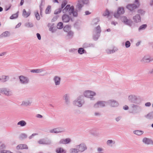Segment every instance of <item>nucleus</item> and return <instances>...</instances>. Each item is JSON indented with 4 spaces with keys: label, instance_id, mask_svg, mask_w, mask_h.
Returning a JSON list of instances; mask_svg holds the SVG:
<instances>
[{
    "label": "nucleus",
    "instance_id": "nucleus-1",
    "mask_svg": "<svg viewBox=\"0 0 153 153\" xmlns=\"http://www.w3.org/2000/svg\"><path fill=\"white\" fill-rule=\"evenodd\" d=\"M62 12L64 13L71 15L72 13L73 16L74 17L77 16L78 13L76 11H74L73 6H71L70 5H67L63 10Z\"/></svg>",
    "mask_w": 153,
    "mask_h": 153
},
{
    "label": "nucleus",
    "instance_id": "nucleus-2",
    "mask_svg": "<svg viewBox=\"0 0 153 153\" xmlns=\"http://www.w3.org/2000/svg\"><path fill=\"white\" fill-rule=\"evenodd\" d=\"M128 101L132 104H139L142 102L140 97L138 96L131 94L128 96Z\"/></svg>",
    "mask_w": 153,
    "mask_h": 153
},
{
    "label": "nucleus",
    "instance_id": "nucleus-3",
    "mask_svg": "<svg viewBox=\"0 0 153 153\" xmlns=\"http://www.w3.org/2000/svg\"><path fill=\"white\" fill-rule=\"evenodd\" d=\"M143 110V108L141 106L135 104H131L130 106L129 112L134 114H138L141 112Z\"/></svg>",
    "mask_w": 153,
    "mask_h": 153
},
{
    "label": "nucleus",
    "instance_id": "nucleus-4",
    "mask_svg": "<svg viewBox=\"0 0 153 153\" xmlns=\"http://www.w3.org/2000/svg\"><path fill=\"white\" fill-rule=\"evenodd\" d=\"M101 30L100 25L94 27L93 31V38L94 40L96 41L100 36Z\"/></svg>",
    "mask_w": 153,
    "mask_h": 153
},
{
    "label": "nucleus",
    "instance_id": "nucleus-5",
    "mask_svg": "<svg viewBox=\"0 0 153 153\" xmlns=\"http://www.w3.org/2000/svg\"><path fill=\"white\" fill-rule=\"evenodd\" d=\"M84 97L89 98L91 100H94L95 98L94 97L96 95V93L94 91L91 90H86L83 93Z\"/></svg>",
    "mask_w": 153,
    "mask_h": 153
},
{
    "label": "nucleus",
    "instance_id": "nucleus-6",
    "mask_svg": "<svg viewBox=\"0 0 153 153\" xmlns=\"http://www.w3.org/2000/svg\"><path fill=\"white\" fill-rule=\"evenodd\" d=\"M85 103L84 97L82 96H79L73 102L74 105L79 107H81Z\"/></svg>",
    "mask_w": 153,
    "mask_h": 153
},
{
    "label": "nucleus",
    "instance_id": "nucleus-7",
    "mask_svg": "<svg viewBox=\"0 0 153 153\" xmlns=\"http://www.w3.org/2000/svg\"><path fill=\"white\" fill-rule=\"evenodd\" d=\"M0 92L4 95L7 96H11L12 95V91L9 88H0Z\"/></svg>",
    "mask_w": 153,
    "mask_h": 153
},
{
    "label": "nucleus",
    "instance_id": "nucleus-8",
    "mask_svg": "<svg viewBox=\"0 0 153 153\" xmlns=\"http://www.w3.org/2000/svg\"><path fill=\"white\" fill-rule=\"evenodd\" d=\"M135 4L127 5L126 8L131 11H132L138 7L140 5L139 0H135Z\"/></svg>",
    "mask_w": 153,
    "mask_h": 153
},
{
    "label": "nucleus",
    "instance_id": "nucleus-9",
    "mask_svg": "<svg viewBox=\"0 0 153 153\" xmlns=\"http://www.w3.org/2000/svg\"><path fill=\"white\" fill-rule=\"evenodd\" d=\"M107 104V102L105 101H99L93 105L94 108L97 109L99 108H103L105 107Z\"/></svg>",
    "mask_w": 153,
    "mask_h": 153
},
{
    "label": "nucleus",
    "instance_id": "nucleus-10",
    "mask_svg": "<svg viewBox=\"0 0 153 153\" xmlns=\"http://www.w3.org/2000/svg\"><path fill=\"white\" fill-rule=\"evenodd\" d=\"M153 61V57L148 55L144 56L140 60V62L143 63H150Z\"/></svg>",
    "mask_w": 153,
    "mask_h": 153
},
{
    "label": "nucleus",
    "instance_id": "nucleus-11",
    "mask_svg": "<svg viewBox=\"0 0 153 153\" xmlns=\"http://www.w3.org/2000/svg\"><path fill=\"white\" fill-rule=\"evenodd\" d=\"M78 151L80 152H82L85 150H86L87 148L86 145L84 143H82L79 145H77L75 146Z\"/></svg>",
    "mask_w": 153,
    "mask_h": 153
},
{
    "label": "nucleus",
    "instance_id": "nucleus-12",
    "mask_svg": "<svg viewBox=\"0 0 153 153\" xmlns=\"http://www.w3.org/2000/svg\"><path fill=\"white\" fill-rule=\"evenodd\" d=\"M121 20L122 22H123L125 25L130 26H131L132 22L131 20L128 19L126 16H122L121 17Z\"/></svg>",
    "mask_w": 153,
    "mask_h": 153
},
{
    "label": "nucleus",
    "instance_id": "nucleus-13",
    "mask_svg": "<svg viewBox=\"0 0 153 153\" xmlns=\"http://www.w3.org/2000/svg\"><path fill=\"white\" fill-rule=\"evenodd\" d=\"M65 129L62 127H58L53 129H52L50 130L49 133H51L58 134L61 133L62 132H65Z\"/></svg>",
    "mask_w": 153,
    "mask_h": 153
},
{
    "label": "nucleus",
    "instance_id": "nucleus-14",
    "mask_svg": "<svg viewBox=\"0 0 153 153\" xmlns=\"http://www.w3.org/2000/svg\"><path fill=\"white\" fill-rule=\"evenodd\" d=\"M107 102V103L111 107H116L119 105L118 101L114 99L108 100Z\"/></svg>",
    "mask_w": 153,
    "mask_h": 153
},
{
    "label": "nucleus",
    "instance_id": "nucleus-15",
    "mask_svg": "<svg viewBox=\"0 0 153 153\" xmlns=\"http://www.w3.org/2000/svg\"><path fill=\"white\" fill-rule=\"evenodd\" d=\"M19 79L20 82L23 85H26L29 82L28 78L27 77L23 75H21L19 76Z\"/></svg>",
    "mask_w": 153,
    "mask_h": 153
},
{
    "label": "nucleus",
    "instance_id": "nucleus-16",
    "mask_svg": "<svg viewBox=\"0 0 153 153\" xmlns=\"http://www.w3.org/2000/svg\"><path fill=\"white\" fill-rule=\"evenodd\" d=\"M142 142L146 145H153V141L150 138L144 137L143 139Z\"/></svg>",
    "mask_w": 153,
    "mask_h": 153
},
{
    "label": "nucleus",
    "instance_id": "nucleus-17",
    "mask_svg": "<svg viewBox=\"0 0 153 153\" xmlns=\"http://www.w3.org/2000/svg\"><path fill=\"white\" fill-rule=\"evenodd\" d=\"M132 19L134 22L136 23H138L141 21L140 16L139 14H136L133 16Z\"/></svg>",
    "mask_w": 153,
    "mask_h": 153
},
{
    "label": "nucleus",
    "instance_id": "nucleus-18",
    "mask_svg": "<svg viewBox=\"0 0 153 153\" xmlns=\"http://www.w3.org/2000/svg\"><path fill=\"white\" fill-rule=\"evenodd\" d=\"M63 99L65 100V103L66 105H69L70 103V95L68 94H66L63 96Z\"/></svg>",
    "mask_w": 153,
    "mask_h": 153
},
{
    "label": "nucleus",
    "instance_id": "nucleus-19",
    "mask_svg": "<svg viewBox=\"0 0 153 153\" xmlns=\"http://www.w3.org/2000/svg\"><path fill=\"white\" fill-rule=\"evenodd\" d=\"M71 140L69 138L61 139L59 142V144H68L71 142Z\"/></svg>",
    "mask_w": 153,
    "mask_h": 153
},
{
    "label": "nucleus",
    "instance_id": "nucleus-20",
    "mask_svg": "<svg viewBox=\"0 0 153 153\" xmlns=\"http://www.w3.org/2000/svg\"><path fill=\"white\" fill-rule=\"evenodd\" d=\"M10 79L9 76L3 75L0 77V82H5L8 81Z\"/></svg>",
    "mask_w": 153,
    "mask_h": 153
},
{
    "label": "nucleus",
    "instance_id": "nucleus-21",
    "mask_svg": "<svg viewBox=\"0 0 153 153\" xmlns=\"http://www.w3.org/2000/svg\"><path fill=\"white\" fill-rule=\"evenodd\" d=\"M54 25V24L51 23H49L48 25V27H49V30L52 33L55 32L56 30Z\"/></svg>",
    "mask_w": 153,
    "mask_h": 153
},
{
    "label": "nucleus",
    "instance_id": "nucleus-22",
    "mask_svg": "<svg viewBox=\"0 0 153 153\" xmlns=\"http://www.w3.org/2000/svg\"><path fill=\"white\" fill-rule=\"evenodd\" d=\"M62 19L64 22H68L70 19L71 17L67 14H64L62 16Z\"/></svg>",
    "mask_w": 153,
    "mask_h": 153
},
{
    "label": "nucleus",
    "instance_id": "nucleus-23",
    "mask_svg": "<svg viewBox=\"0 0 153 153\" xmlns=\"http://www.w3.org/2000/svg\"><path fill=\"white\" fill-rule=\"evenodd\" d=\"M83 4L81 1V0H79L78 3L76 5V10H74V11H76L77 12L78 11H80L83 6Z\"/></svg>",
    "mask_w": 153,
    "mask_h": 153
},
{
    "label": "nucleus",
    "instance_id": "nucleus-24",
    "mask_svg": "<svg viewBox=\"0 0 153 153\" xmlns=\"http://www.w3.org/2000/svg\"><path fill=\"white\" fill-rule=\"evenodd\" d=\"M55 85H58L60 84L61 79L58 76H55L53 79Z\"/></svg>",
    "mask_w": 153,
    "mask_h": 153
},
{
    "label": "nucleus",
    "instance_id": "nucleus-25",
    "mask_svg": "<svg viewBox=\"0 0 153 153\" xmlns=\"http://www.w3.org/2000/svg\"><path fill=\"white\" fill-rule=\"evenodd\" d=\"M118 50V49L117 48H114L112 50H111L108 48L107 49L105 50V51L107 53L110 54L114 53L117 51Z\"/></svg>",
    "mask_w": 153,
    "mask_h": 153
},
{
    "label": "nucleus",
    "instance_id": "nucleus-26",
    "mask_svg": "<svg viewBox=\"0 0 153 153\" xmlns=\"http://www.w3.org/2000/svg\"><path fill=\"white\" fill-rule=\"evenodd\" d=\"M32 102V100L30 99L23 101L22 104L25 106L30 105Z\"/></svg>",
    "mask_w": 153,
    "mask_h": 153
},
{
    "label": "nucleus",
    "instance_id": "nucleus-27",
    "mask_svg": "<svg viewBox=\"0 0 153 153\" xmlns=\"http://www.w3.org/2000/svg\"><path fill=\"white\" fill-rule=\"evenodd\" d=\"M115 143V141L112 140H108L106 142L107 145L109 146L112 147Z\"/></svg>",
    "mask_w": 153,
    "mask_h": 153
},
{
    "label": "nucleus",
    "instance_id": "nucleus-28",
    "mask_svg": "<svg viewBox=\"0 0 153 153\" xmlns=\"http://www.w3.org/2000/svg\"><path fill=\"white\" fill-rule=\"evenodd\" d=\"M133 133L137 135L140 136L143 134L144 131L142 130H136L133 131Z\"/></svg>",
    "mask_w": 153,
    "mask_h": 153
},
{
    "label": "nucleus",
    "instance_id": "nucleus-29",
    "mask_svg": "<svg viewBox=\"0 0 153 153\" xmlns=\"http://www.w3.org/2000/svg\"><path fill=\"white\" fill-rule=\"evenodd\" d=\"M44 71V70L43 68H41L39 69H33L31 70L30 71V72L33 73H41Z\"/></svg>",
    "mask_w": 153,
    "mask_h": 153
},
{
    "label": "nucleus",
    "instance_id": "nucleus-30",
    "mask_svg": "<svg viewBox=\"0 0 153 153\" xmlns=\"http://www.w3.org/2000/svg\"><path fill=\"white\" fill-rule=\"evenodd\" d=\"M125 12L124 8L122 7H119L117 10V13L118 14L121 15L123 14Z\"/></svg>",
    "mask_w": 153,
    "mask_h": 153
},
{
    "label": "nucleus",
    "instance_id": "nucleus-31",
    "mask_svg": "<svg viewBox=\"0 0 153 153\" xmlns=\"http://www.w3.org/2000/svg\"><path fill=\"white\" fill-rule=\"evenodd\" d=\"M146 118L149 120L153 119V112H151L147 114L146 116Z\"/></svg>",
    "mask_w": 153,
    "mask_h": 153
},
{
    "label": "nucleus",
    "instance_id": "nucleus-32",
    "mask_svg": "<svg viewBox=\"0 0 153 153\" xmlns=\"http://www.w3.org/2000/svg\"><path fill=\"white\" fill-rule=\"evenodd\" d=\"M30 14V12H27L25 9L23 10L22 16L25 18H27L29 16Z\"/></svg>",
    "mask_w": 153,
    "mask_h": 153
},
{
    "label": "nucleus",
    "instance_id": "nucleus-33",
    "mask_svg": "<svg viewBox=\"0 0 153 153\" xmlns=\"http://www.w3.org/2000/svg\"><path fill=\"white\" fill-rule=\"evenodd\" d=\"M18 125H20L21 127H23L26 125V123L24 120H21L17 124Z\"/></svg>",
    "mask_w": 153,
    "mask_h": 153
},
{
    "label": "nucleus",
    "instance_id": "nucleus-34",
    "mask_svg": "<svg viewBox=\"0 0 153 153\" xmlns=\"http://www.w3.org/2000/svg\"><path fill=\"white\" fill-rule=\"evenodd\" d=\"M78 53L80 54H82L86 52V51L83 48H80L78 49Z\"/></svg>",
    "mask_w": 153,
    "mask_h": 153
},
{
    "label": "nucleus",
    "instance_id": "nucleus-35",
    "mask_svg": "<svg viewBox=\"0 0 153 153\" xmlns=\"http://www.w3.org/2000/svg\"><path fill=\"white\" fill-rule=\"evenodd\" d=\"M57 153H65V152L63 149L62 148L60 147L57 148L56 150Z\"/></svg>",
    "mask_w": 153,
    "mask_h": 153
},
{
    "label": "nucleus",
    "instance_id": "nucleus-36",
    "mask_svg": "<svg viewBox=\"0 0 153 153\" xmlns=\"http://www.w3.org/2000/svg\"><path fill=\"white\" fill-rule=\"evenodd\" d=\"M100 20L98 18H96L93 20L92 22V25H95L97 24L99 22Z\"/></svg>",
    "mask_w": 153,
    "mask_h": 153
},
{
    "label": "nucleus",
    "instance_id": "nucleus-37",
    "mask_svg": "<svg viewBox=\"0 0 153 153\" xmlns=\"http://www.w3.org/2000/svg\"><path fill=\"white\" fill-rule=\"evenodd\" d=\"M70 151L71 153H79V152L77 149L76 147L75 148L70 149Z\"/></svg>",
    "mask_w": 153,
    "mask_h": 153
},
{
    "label": "nucleus",
    "instance_id": "nucleus-38",
    "mask_svg": "<svg viewBox=\"0 0 153 153\" xmlns=\"http://www.w3.org/2000/svg\"><path fill=\"white\" fill-rule=\"evenodd\" d=\"M147 27V25L146 24H143L141 25L138 28V30L140 31V30H145Z\"/></svg>",
    "mask_w": 153,
    "mask_h": 153
},
{
    "label": "nucleus",
    "instance_id": "nucleus-39",
    "mask_svg": "<svg viewBox=\"0 0 153 153\" xmlns=\"http://www.w3.org/2000/svg\"><path fill=\"white\" fill-rule=\"evenodd\" d=\"M68 32V34L67 36V39L71 38L73 36V32L71 31H69Z\"/></svg>",
    "mask_w": 153,
    "mask_h": 153
},
{
    "label": "nucleus",
    "instance_id": "nucleus-40",
    "mask_svg": "<svg viewBox=\"0 0 153 153\" xmlns=\"http://www.w3.org/2000/svg\"><path fill=\"white\" fill-rule=\"evenodd\" d=\"M9 34V33L8 31H5L3 32L1 35L0 36L1 37H5L7 36Z\"/></svg>",
    "mask_w": 153,
    "mask_h": 153
},
{
    "label": "nucleus",
    "instance_id": "nucleus-41",
    "mask_svg": "<svg viewBox=\"0 0 153 153\" xmlns=\"http://www.w3.org/2000/svg\"><path fill=\"white\" fill-rule=\"evenodd\" d=\"M71 29V27L70 26L68 25H66L63 28L64 31L68 32L70 31Z\"/></svg>",
    "mask_w": 153,
    "mask_h": 153
},
{
    "label": "nucleus",
    "instance_id": "nucleus-42",
    "mask_svg": "<svg viewBox=\"0 0 153 153\" xmlns=\"http://www.w3.org/2000/svg\"><path fill=\"white\" fill-rule=\"evenodd\" d=\"M57 28L59 29H61L63 27V24L62 22H59L57 24Z\"/></svg>",
    "mask_w": 153,
    "mask_h": 153
},
{
    "label": "nucleus",
    "instance_id": "nucleus-43",
    "mask_svg": "<svg viewBox=\"0 0 153 153\" xmlns=\"http://www.w3.org/2000/svg\"><path fill=\"white\" fill-rule=\"evenodd\" d=\"M91 134L94 136H98V133L96 131L93 130L91 131Z\"/></svg>",
    "mask_w": 153,
    "mask_h": 153
},
{
    "label": "nucleus",
    "instance_id": "nucleus-44",
    "mask_svg": "<svg viewBox=\"0 0 153 153\" xmlns=\"http://www.w3.org/2000/svg\"><path fill=\"white\" fill-rule=\"evenodd\" d=\"M25 26L27 27H31L33 26V25L32 23L28 22L26 23Z\"/></svg>",
    "mask_w": 153,
    "mask_h": 153
},
{
    "label": "nucleus",
    "instance_id": "nucleus-45",
    "mask_svg": "<svg viewBox=\"0 0 153 153\" xmlns=\"http://www.w3.org/2000/svg\"><path fill=\"white\" fill-rule=\"evenodd\" d=\"M52 143V141L49 139H45V145H50Z\"/></svg>",
    "mask_w": 153,
    "mask_h": 153
},
{
    "label": "nucleus",
    "instance_id": "nucleus-46",
    "mask_svg": "<svg viewBox=\"0 0 153 153\" xmlns=\"http://www.w3.org/2000/svg\"><path fill=\"white\" fill-rule=\"evenodd\" d=\"M38 143L40 144L45 145V139H42L38 141Z\"/></svg>",
    "mask_w": 153,
    "mask_h": 153
},
{
    "label": "nucleus",
    "instance_id": "nucleus-47",
    "mask_svg": "<svg viewBox=\"0 0 153 153\" xmlns=\"http://www.w3.org/2000/svg\"><path fill=\"white\" fill-rule=\"evenodd\" d=\"M51 6H48L47 8L45 11V13L46 14H48L51 12Z\"/></svg>",
    "mask_w": 153,
    "mask_h": 153
},
{
    "label": "nucleus",
    "instance_id": "nucleus-48",
    "mask_svg": "<svg viewBox=\"0 0 153 153\" xmlns=\"http://www.w3.org/2000/svg\"><path fill=\"white\" fill-rule=\"evenodd\" d=\"M27 137V135L24 133L22 134L20 136V138L22 139L26 138Z\"/></svg>",
    "mask_w": 153,
    "mask_h": 153
},
{
    "label": "nucleus",
    "instance_id": "nucleus-49",
    "mask_svg": "<svg viewBox=\"0 0 153 153\" xmlns=\"http://www.w3.org/2000/svg\"><path fill=\"white\" fill-rule=\"evenodd\" d=\"M35 16L37 20H39L40 19V16L37 11L35 13Z\"/></svg>",
    "mask_w": 153,
    "mask_h": 153
},
{
    "label": "nucleus",
    "instance_id": "nucleus-50",
    "mask_svg": "<svg viewBox=\"0 0 153 153\" xmlns=\"http://www.w3.org/2000/svg\"><path fill=\"white\" fill-rule=\"evenodd\" d=\"M131 45V43L129 41H127L125 42V47L126 48H128L130 47Z\"/></svg>",
    "mask_w": 153,
    "mask_h": 153
},
{
    "label": "nucleus",
    "instance_id": "nucleus-51",
    "mask_svg": "<svg viewBox=\"0 0 153 153\" xmlns=\"http://www.w3.org/2000/svg\"><path fill=\"white\" fill-rule=\"evenodd\" d=\"M18 16V14L16 13L12 15L10 17V19H13L17 18Z\"/></svg>",
    "mask_w": 153,
    "mask_h": 153
},
{
    "label": "nucleus",
    "instance_id": "nucleus-52",
    "mask_svg": "<svg viewBox=\"0 0 153 153\" xmlns=\"http://www.w3.org/2000/svg\"><path fill=\"white\" fill-rule=\"evenodd\" d=\"M89 43L85 42L84 43L82 47L83 48H87L89 47Z\"/></svg>",
    "mask_w": 153,
    "mask_h": 153
},
{
    "label": "nucleus",
    "instance_id": "nucleus-53",
    "mask_svg": "<svg viewBox=\"0 0 153 153\" xmlns=\"http://www.w3.org/2000/svg\"><path fill=\"white\" fill-rule=\"evenodd\" d=\"M16 149L17 150L23 149V148H22V144H20L18 145L16 147Z\"/></svg>",
    "mask_w": 153,
    "mask_h": 153
},
{
    "label": "nucleus",
    "instance_id": "nucleus-54",
    "mask_svg": "<svg viewBox=\"0 0 153 153\" xmlns=\"http://www.w3.org/2000/svg\"><path fill=\"white\" fill-rule=\"evenodd\" d=\"M110 14V12L108 10H106L105 13H103V15L104 16H108Z\"/></svg>",
    "mask_w": 153,
    "mask_h": 153
},
{
    "label": "nucleus",
    "instance_id": "nucleus-55",
    "mask_svg": "<svg viewBox=\"0 0 153 153\" xmlns=\"http://www.w3.org/2000/svg\"><path fill=\"white\" fill-rule=\"evenodd\" d=\"M81 1L83 4H87L89 2V0H81Z\"/></svg>",
    "mask_w": 153,
    "mask_h": 153
},
{
    "label": "nucleus",
    "instance_id": "nucleus-56",
    "mask_svg": "<svg viewBox=\"0 0 153 153\" xmlns=\"http://www.w3.org/2000/svg\"><path fill=\"white\" fill-rule=\"evenodd\" d=\"M67 1H64L62 3L61 5V9H63L67 4Z\"/></svg>",
    "mask_w": 153,
    "mask_h": 153
},
{
    "label": "nucleus",
    "instance_id": "nucleus-57",
    "mask_svg": "<svg viewBox=\"0 0 153 153\" xmlns=\"http://www.w3.org/2000/svg\"><path fill=\"white\" fill-rule=\"evenodd\" d=\"M77 51V49L75 48H72L70 49L69 50V52L71 53H75Z\"/></svg>",
    "mask_w": 153,
    "mask_h": 153
},
{
    "label": "nucleus",
    "instance_id": "nucleus-58",
    "mask_svg": "<svg viewBox=\"0 0 153 153\" xmlns=\"http://www.w3.org/2000/svg\"><path fill=\"white\" fill-rule=\"evenodd\" d=\"M151 105V103L150 102H146L145 104V106L146 107H149Z\"/></svg>",
    "mask_w": 153,
    "mask_h": 153
},
{
    "label": "nucleus",
    "instance_id": "nucleus-59",
    "mask_svg": "<svg viewBox=\"0 0 153 153\" xmlns=\"http://www.w3.org/2000/svg\"><path fill=\"white\" fill-rule=\"evenodd\" d=\"M61 9L60 8L58 9L57 10H56L54 12V13L56 14H58L61 12Z\"/></svg>",
    "mask_w": 153,
    "mask_h": 153
},
{
    "label": "nucleus",
    "instance_id": "nucleus-60",
    "mask_svg": "<svg viewBox=\"0 0 153 153\" xmlns=\"http://www.w3.org/2000/svg\"><path fill=\"white\" fill-rule=\"evenodd\" d=\"M94 115L96 116H99L101 115V113L99 112H95L94 113Z\"/></svg>",
    "mask_w": 153,
    "mask_h": 153
},
{
    "label": "nucleus",
    "instance_id": "nucleus-61",
    "mask_svg": "<svg viewBox=\"0 0 153 153\" xmlns=\"http://www.w3.org/2000/svg\"><path fill=\"white\" fill-rule=\"evenodd\" d=\"M38 135L37 133H33V134L31 136L29 137V138L30 139H31L32 138L35 136Z\"/></svg>",
    "mask_w": 153,
    "mask_h": 153
},
{
    "label": "nucleus",
    "instance_id": "nucleus-62",
    "mask_svg": "<svg viewBox=\"0 0 153 153\" xmlns=\"http://www.w3.org/2000/svg\"><path fill=\"white\" fill-rule=\"evenodd\" d=\"M121 118V117L120 116H118L115 118V120L118 122L119 121Z\"/></svg>",
    "mask_w": 153,
    "mask_h": 153
},
{
    "label": "nucleus",
    "instance_id": "nucleus-63",
    "mask_svg": "<svg viewBox=\"0 0 153 153\" xmlns=\"http://www.w3.org/2000/svg\"><path fill=\"white\" fill-rule=\"evenodd\" d=\"M22 148H23V149H28V147L25 144H22Z\"/></svg>",
    "mask_w": 153,
    "mask_h": 153
},
{
    "label": "nucleus",
    "instance_id": "nucleus-64",
    "mask_svg": "<svg viewBox=\"0 0 153 153\" xmlns=\"http://www.w3.org/2000/svg\"><path fill=\"white\" fill-rule=\"evenodd\" d=\"M120 15V14H118V13H115L114 14V16L115 18H118L119 17V15Z\"/></svg>",
    "mask_w": 153,
    "mask_h": 153
}]
</instances>
